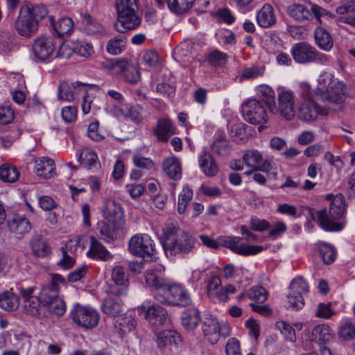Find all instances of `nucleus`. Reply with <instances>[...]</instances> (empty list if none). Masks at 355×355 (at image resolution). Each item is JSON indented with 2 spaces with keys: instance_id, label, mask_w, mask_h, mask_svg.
Here are the masks:
<instances>
[{
  "instance_id": "obj_1",
  "label": "nucleus",
  "mask_w": 355,
  "mask_h": 355,
  "mask_svg": "<svg viewBox=\"0 0 355 355\" xmlns=\"http://www.w3.org/2000/svg\"><path fill=\"white\" fill-rule=\"evenodd\" d=\"M8 17H11L17 33L31 38L38 31L41 21L48 17V9L43 4L28 1L6 0Z\"/></svg>"
},
{
  "instance_id": "obj_2",
  "label": "nucleus",
  "mask_w": 355,
  "mask_h": 355,
  "mask_svg": "<svg viewBox=\"0 0 355 355\" xmlns=\"http://www.w3.org/2000/svg\"><path fill=\"white\" fill-rule=\"evenodd\" d=\"M145 281L149 287L163 293L157 300L159 302L174 306L186 307L191 304L190 296L183 287L176 284H171L168 279H164L151 270L146 272Z\"/></svg>"
},
{
  "instance_id": "obj_3",
  "label": "nucleus",
  "mask_w": 355,
  "mask_h": 355,
  "mask_svg": "<svg viewBox=\"0 0 355 355\" xmlns=\"http://www.w3.org/2000/svg\"><path fill=\"white\" fill-rule=\"evenodd\" d=\"M160 243L167 257H182L191 252L195 239L181 228L168 225L164 229Z\"/></svg>"
},
{
  "instance_id": "obj_4",
  "label": "nucleus",
  "mask_w": 355,
  "mask_h": 355,
  "mask_svg": "<svg viewBox=\"0 0 355 355\" xmlns=\"http://www.w3.org/2000/svg\"><path fill=\"white\" fill-rule=\"evenodd\" d=\"M318 82V86L314 89L316 99L343 108V96L347 95L346 85L336 80L332 73L326 71L320 75Z\"/></svg>"
},
{
  "instance_id": "obj_5",
  "label": "nucleus",
  "mask_w": 355,
  "mask_h": 355,
  "mask_svg": "<svg viewBox=\"0 0 355 355\" xmlns=\"http://www.w3.org/2000/svg\"><path fill=\"white\" fill-rule=\"evenodd\" d=\"M345 211V198L343 194H337L331 201L328 211L327 209H322L316 212L317 222L325 231H340L343 224L337 220L343 217Z\"/></svg>"
},
{
  "instance_id": "obj_6",
  "label": "nucleus",
  "mask_w": 355,
  "mask_h": 355,
  "mask_svg": "<svg viewBox=\"0 0 355 355\" xmlns=\"http://www.w3.org/2000/svg\"><path fill=\"white\" fill-rule=\"evenodd\" d=\"M117 21L114 23L116 31L123 33L137 28L141 24V18L137 15V0H116Z\"/></svg>"
},
{
  "instance_id": "obj_7",
  "label": "nucleus",
  "mask_w": 355,
  "mask_h": 355,
  "mask_svg": "<svg viewBox=\"0 0 355 355\" xmlns=\"http://www.w3.org/2000/svg\"><path fill=\"white\" fill-rule=\"evenodd\" d=\"M334 339L333 329L326 324H318L312 331L304 330L301 334L302 347L306 350L313 347V343H317L319 347L329 345Z\"/></svg>"
},
{
  "instance_id": "obj_8",
  "label": "nucleus",
  "mask_w": 355,
  "mask_h": 355,
  "mask_svg": "<svg viewBox=\"0 0 355 355\" xmlns=\"http://www.w3.org/2000/svg\"><path fill=\"white\" fill-rule=\"evenodd\" d=\"M129 252L134 256L150 261L157 254L155 244L151 237L146 234H135L128 242Z\"/></svg>"
},
{
  "instance_id": "obj_9",
  "label": "nucleus",
  "mask_w": 355,
  "mask_h": 355,
  "mask_svg": "<svg viewBox=\"0 0 355 355\" xmlns=\"http://www.w3.org/2000/svg\"><path fill=\"white\" fill-rule=\"evenodd\" d=\"M241 112L244 119L252 124L266 123L268 119L262 103L254 98L245 101L242 104Z\"/></svg>"
},
{
  "instance_id": "obj_10",
  "label": "nucleus",
  "mask_w": 355,
  "mask_h": 355,
  "mask_svg": "<svg viewBox=\"0 0 355 355\" xmlns=\"http://www.w3.org/2000/svg\"><path fill=\"white\" fill-rule=\"evenodd\" d=\"M56 48L55 39L51 36H40L33 40L32 51L37 61H49Z\"/></svg>"
},
{
  "instance_id": "obj_11",
  "label": "nucleus",
  "mask_w": 355,
  "mask_h": 355,
  "mask_svg": "<svg viewBox=\"0 0 355 355\" xmlns=\"http://www.w3.org/2000/svg\"><path fill=\"white\" fill-rule=\"evenodd\" d=\"M295 97L293 92L281 89L277 94V107L275 112H278L286 120L291 121L295 116Z\"/></svg>"
},
{
  "instance_id": "obj_12",
  "label": "nucleus",
  "mask_w": 355,
  "mask_h": 355,
  "mask_svg": "<svg viewBox=\"0 0 355 355\" xmlns=\"http://www.w3.org/2000/svg\"><path fill=\"white\" fill-rule=\"evenodd\" d=\"M242 159L247 167L253 170L268 173L273 168L272 161L270 159L263 160L262 154L258 150H246L242 156Z\"/></svg>"
},
{
  "instance_id": "obj_13",
  "label": "nucleus",
  "mask_w": 355,
  "mask_h": 355,
  "mask_svg": "<svg viewBox=\"0 0 355 355\" xmlns=\"http://www.w3.org/2000/svg\"><path fill=\"white\" fill-rule=\"evenodd\" d=\"M110 68L116 70V73H120L125 80L131 84H136L141 79L139 67L126 60L113 59Z\"/></svg>"
},
{
  "instance_id": "obj_14",
  "label": "nucleus",
  "mask_w": 355,
  "mask_h": 355,
  "mask_svg": "<svg viewBox=\"0 0 355 355\" xmlns=\"http://www.w3.org/2000/svg\"><path fill=\"white\" fill-rule=\"evenodd\" d=\"M328 114V110L318 105L314 100L304 101L298 107V118L306 122L315 121L319 116Z\"/></svg>"
},
{
  "instance_id": "obj_15",
  "label": "nucleus",
  "mask_w": 355,
  "mask_h": 355,
  "mask_svg": "<svg viewBox=\"0 0 355 355\" xmlns=\"http://www.w3.org/2000/svg\"><path fill=\"white\" fill-rule=\"evenodd\" d=\"M241 241V238L236 236L223 239V247L229 248L237 254L245 257L257 254L263 250L261 245H248Z\"/></svg>"
},
{
  "instance_id": "obj_16",
  "label": "nucleus",
  "mask_w": 355,
  "mask_h": 355,
  "mask_svg": "<svg viewBox=\"0 0 355 355\" xmlns=\"http://www.w3.org/2000/svg\"><path fill=\"white\" fill-rule=\"evenodd\" d=\"M114 320V327L119 334L130 332L136 327V320L130 312H106Z\"/></svg>"
},
{
  "instance_id": "obj_17",
  "label": "nucleus",
  "mask_w": 355,
  "mask_h": 355,
  "mask_svg": "<svg viewBox=\"0 0 355 355\" xmlns=\"http://www.w3.org/2000/svg\"><path fill=\"white\" fill-rule=\"evenodd\" d=\"M104 218L109 223H114L117 225H123V211L119 202L113 199H107L105 202L103 210Z\"/></svg>"
},
{
  "instance_id": "obj_18",
  "label": "nucleus",
  "mask_w": 355,
  "mask_h": 355,
  "mask_svg": "<svg viewBox=\"0 0 355 355\" xmlns=\"http://www.w3.org/2000/svg\"><path fill=\"white\" fill-rule=\"evenodd\" d=\"M315 48L306 42L294 44L291 53L294 61L299 64L313 62Z\"/></svg>"
},
{
  "instance_id": "obj_19",
  "label": "nucleus",
  "mask_w": 355,
  "mask_h": 355,
  "mask_svg": "<svg viewBox=\"0 0 355 355\" xmlns=\"http://www.w3.org/2000/svg\"><path fill=\"white\" fill-rule=\"evenodd\" d=\"M6 225L10 233L15 234L17 238H21L32 228L29 219L19 215H15L12 218H8Z\"/></svg>"
},
{
  "instance_id": "obj_20",
  "label": "nucleus",
  "mask_w": 355,
  "mask_h": 355,
  "mask_svg": "<svg viewBox=\"0 0 355 355\" xmlns=\"http://www.w3.org/2000/svg\"><path fill=\"white\" fill-rule=\"evenodd\" d=\"M155 343L159 349H164L172 346L178 347L181 343L180 335L174 330H164L155 333Z\"/></svg>"
},
{
  "instance_id": "obj_21",
  "label": "nucleus",
  "mask_w": 355,
  "mask_h": 355,
  "mask_svg": "<svg viewBox=\"0 0 355 355\" xmlns=\"http://www.w3.org/2000/svg\"><path fill=\"white\" fill-rule=\"evenodd\" d=\"M46 22L50 23L53 29V33L58 37H62L66 34L70 33L73 27V20L67 17L60 18L57 21H55L53 17L48 14V17L41 21L40 26Z\"/></svg>"
},
{
  "instance_id": "obj_22",
  "label": "nucleus",
  "mask_w": 355,
  "mask_h": 355,
  "mask_svg": "<svg viewBox=\"0 0 355 355\" xmlns=\"http://www.w3.org/2000/svg\"><path fill=\"white\" fill-rule=\"evenodd\" d=\"M153 132L159 141L167 142L169 138L175 134V127L171 119L160 118L153 128Z\"/></svg>"
},
{
  "instance_id": "obj_23",
  "label": "nucleus",
  "mask_w": 355,
  "mask_h": 355,
  "mask_svg": "<svg viewBox=\"0 0 355 355\" xmlns=\"http://www.w3.org/2000/svg\"><path fill=\"white\" fill-rule=\"evenodd\" d=\"M71 317L74 322L85 329L96 327L99 321L97 312H71Z\"/></svg>"
},
{
  "instance_id": "obj_24",
  "label": "nucleus",
  "mask_w": 355,
  "mask_h": 355,
  "mask_svg": "<svg viewBox=\"0 0 355 355\" xmlns=\"http://www.w3.org/2000/svg\"><path fill=\"white\" fill-rule=\"evenodd\" d=\"M202 331L208 341L211 344H216L220 336V327L215 318L211 316L206 318L203 322Z\"/></svg>"
},
{
  "instance_id": "obj_25",
  "label": "nucleus",
  "mask_w": 355,
  "mask_h": 355,
  "mask_svg": "<svg viewBox=\"0 0 355 355\" xmlns=\"http://www.w3.org/2000/svg\"><path fill=\"white\" fill-rule=\"evenodd\" d=\"M248 125L232 118L228 121L227 128L231 139L236 143L244 142L247 139L246 128Z\"/></svg>"
},
{
  "instance_id": "obj_26",
  "label": "nucleus",
  "mask_w": 355,
  "mask_h": 355,
  "mask_svg": "<svg viewBox=\"0 0 355 355\" xmlns=\"http://www.w3.org/2000/svg\"><path fill=\"white\" fill-rule=\"evenodd\" d=\"M33 254L39 258H44L51 254V248L46 239L40 234L33 236L29 241Z\"/></svg>"
},
{
  "instance_id": "obj_27",
  "label": "nucleus",
  "mask_w": 355,
  "mask_h": 355,
  "mask_svg": "<svg viewBox=\"0 0 355 355\" xmlns=\"http://www.w3.org/2000/svg\"><path fill=\"white\" fill-rule=\"evenodd\" d=\"M87 254L90 258L101 261H107L112 257L106 248L94 236H90V245Z\"/></svg>"
},
{
  "instance_id": "obj_28",
  "label": "nucleus",
  "mask_w": 355,
  "mask_h": 355,
  "mask_svg": "<svg viewBox=\"0 0 355 355\" xmlns=\"http://www.w3.org/2000/svg\"><path fill=\"white\" fill-rule=\"evenodd\" d=\"M256 19L258 25L264 28L271 27L277 21L274 9L268 3H265L257 12Z\"/></svg>"
},
{
  "instance_id": "obj_29",
  "label": "nucleus",
  "mask_w": 355,
  "mask_h": 355,
  "mask_svg": "<svg viewBox=\"0 0 355 355\" xmlns=\"http://www.w3.org/2000/svg\"><path fill=\"white\" fill-rule=\"evenodd\" d=\"M55 169L54 161L50 158L42 157L35 161V170L37 176L49 179L55 175Z\"/></svg>"
},
{
  "instance_id": "obj_30",
  "label": "nucleus",
  "mask_w": 355,
  "mask_h": 355,
  "mask_svg": "<svg viewBox=\"0 0 355 355\" xmlns=\"http://www.w3.org/2000/svg\"><path fill=\"white\" fill-rule=\"evenodd\" d=\"M112 279L116 286H120L121 288H114L112 292L116 295H123L127 292L128 286V279L125 277L124 269L121 266H115L112 271Z\"/></svg>"
},
{
  "instance_id": "obj_31",
  "label": "nucleus",
  "mask_w": 355,
  "mask_h": 355,
  "mask_svg": "<svg viewBox=\"0 0 355 355\" xmlns=\"http://www.w3.org/2000/svg\"><path fill=\"white\" fill-rule=\"evenodd\" d=\"M123 225H117L114 223H109L107 220L99 221L97 224V229L101 238L107 243H111L116 238L117 232Z\"/></svg>"
},
{
  "instance_id": "obj_32",
  "label": "nucleus",
  "mask_w": 355,
  "mask_h": 355,
  "mask_svg": "<svg viewBox=\"0 0 355 355\" xmlns=\"http://www.w3.org/2000/svg\"><path fill=\"white\" fill-rule=\"evenodd\" d=\"M287 12L290 17L298 22H304L313 19L312 13L304 4H291L288 6Z\"/></svg>"
},
{
  "instance_id": "obj_33",
  "label": "nucleus",
  "mask_w": 355,
  "mask_h": 355,
  "mask_svg": "<svg viewBox=\"0 0 355 355\" xmlns=\"http://www.w3.org/2000/svg\"><path fill=\"white\" fill-rule=\"evenodd\" d=\"M86 85L76 81L69 84L67 81H62L58 87V98L59 100L65 101H71L75 99V89L80 86H85Z\"/></svg>"
},
{
  "instance_id": "obj_34",
  "label": "nucleus",
  "mask_w": 355,
  "mask_h": 355,
  "mask_svg": "<svg viewBox=\"0 0 355 355\" xmlns=\"http://www.w3.org/2000/svg\"><path fill=\"white\" fill-rule=\"evenodd\" d=\"M163 169L171 180H179L181 179V166L177 157H167L163 162Z\"/></svg>"
},
{
  "instance_id": "obj_35",
  "label": "nucleus",
  "mask_w": 355,
  "mask_h": 355,
  "mask_svg": "<svg viewBox=\"0 0 355 355\" xmlns=\"http://www.w3.org/2000/svg\"><path fill=\"white\" fill-rule=\"evenodd\" d=\"M12 289L0 293V307L4 311H16L19 306V297Z\"/></svg>"
},
{
  "instance_id": "obj_36",
  "label": "nucleus",
  "mask_w": 355,
  "mask_h": 355,
  "mask_svg": "<svg viewBox=\"0 0 355 355\" xmlns=\"http://www.w3.org/2000/svg\"><path fill=\"white\" fill-rule=\"evenodd\" d=\"M315 40L319 48L329 51L334 45V40L328 31L323 27L319 26L314 32Z\"/></svg>"
},
{
  "instance_id": "obj_37",
  "label": "nucleus",
  "mask_w": 355,
  "mask_h": 355,
  "mask_svg": "<svg viewBox=\"0 0 355 355\" xmlns=\"http://www.w3.org/2000/svg\"><path fill=\"white\" fill-rule=\"evenodd\" d=\"M259 94L261 100L266 103L271 112L277 110L275 103V93L269 86L261 85L259 89Z\"/></svg>"
},
{
  "instance_id": "obj_38",
  "label": "nucleus",
  "mask_w": 355,
  "mask_h": 355,
  "mask_svg": "<svg viewBox=\"0 0 355 355\" xmlns=\"http://www.w3.org/2000/svg\"><path fill=\"white\" fill-rule=\"evenodd\" d=\"M199 165L204 173L208 176H214L217 173V166L210 153L203 152L199 157Z\"/></svg>"
},
{
  "instance_id": "obj_39",
  "label": "nucleus",
  "mask_w": 355,
  "mask_h": 355,
  "mask_svg": "<svg viewBox=\"0 0 355 355\" xmlns=\"http://www.w3.org/2000/svg\"><path fill=\"white\" fill-rule=\"evenodd\" d=\"M153 328H157L169 322V318L165 312H141Z\"/></svg>"
},
{
  "instance_id": "obj_40",
  "label": "nucleus",
  "mask_w": 355,
  "mask_h": 355,
  "mask_svg": "<svg viewBox=\"0 0 355 355\" xmlns=\"http://www.w3.org/2000/svg\"><path fill=\"white\" fill-rule=\"evenodd\" d=\"M194 1L195 0H166L169 10L179 15L189 10Z\"/></svg>"
},
{
  "instance_id": "obj_41",
  "label": "nucleus",
  "mask_w": 355,
  "mask_h": 355,
  "mask_svg": "<svg viewBox=\"0 0 355 355\" xmlns=\"http://www.w3.org/2000/svg\"><path fill=\"white\" fill-rule=\"evenodd\" d=\"M42 302L44 306H46L49 311H65L66 304L62 298L57 295L50 296L47 295H42Z\"/></svg>"
},
{
  "instance_id": "obj_42",
  "label": "nucleus",
  "mask_w": 355,
  "mask_h": 355,
  "mask_svg": "<svg viewBox=\"0 0 355 355\" xmlns=\"http://www.w3.org/2000/svg\"><path fill=\"white\" fill-rule=\"evenodd\" d=\"M222 280L218 275L213 276L207 284V295L211 298H216L222 302Z\"/></svg>"
},
{
  "instance_id": "obj_43",
  "label": "nucleus",
  "mask_w": 355,
  "mask_h": 355,
  "mask_svg": "<svg viewBox=\"0 0 355 355\" xmlns=\"http://www.w3.org/2000/svg\"><path fill=\"white\" fill-rule=\"evenodd\" d=\"M244 296H247L255 303H263L268 299V293L263 286H252L246 294H241L239 298Z\"/></svg>"
},
{
  "instance_id": "obj_44",
  "label": "nucleus",
  "mask_w": 355,
  "mask_h": 355,
  "mask_svg": "<svg viewBox=\"0 0 355 355\" xmlns=\"http://www.w3.org/2000/svg\"><path fill=\"white\" fill-rule=\"evenodd\" d=\"M82 24L84 31L89 35H95L103 31V26L88 13L82 15Z\"/></svg>"
},
{
  "instance_id": "obj_45",
  "label": "nucleus",
  "mask_w": 355,
  "mask_h": 355,
  "mask_svg": "<svg viewBox=\"0 0 355 355\" xmlns=\"http://www.w3.org/2000/svg\"><path fill=\"white\" fill-rule=\"evenodd\" d=\"M126 43L125 36L119 35L110 39L106 46L107 52L112 55H118L124 49Z\"/></svg>"
},
{
  "instance_id": "obj_46",
  "label": "nucleus",
  "mask_w": 355,
  "mask_h": 355,
  "mask_svg": "<svg viewBox=\"0 0 355 355\" xmlns=\"http://www.w3.org/2000/svg\"><path fill=\"white\" fill-rule=\"evenodd\" d=\"M318 249L325 264H331L334 261L336 252L333 246L325 243H322L318 245Z\"/></svg>"
},
{
  "instance_id": "obj_47",
  "label": "nucleus",
  "mask_w": 355,
  "mask_h": 355,
  "mask_svg": "<svg viewBox=\"0 0 355 355\" xmlns=\"http://www.w3.org/2000/svg\"><path fill=\"white\" fill-rule=\"evenodd\" d=\"M19 176V172L15 166L3 164L0 167V179L3 182H15Z\"/></svg>"
},
{
  "instance_id": "obj_48",
  "label": "nucleus",
  "mask_w": 355,
  "mask_h": 355,
  "mask_svg": "<svg viewBox=\"0 0 355 355\" xmlns=\"http://www.w3.org/2000/svg\"><path fill=\"white\" fill-rule=\"evenodd\" d=\"M289 292L303 297L309 293V285L302 277H297L292 280L289 286Z\"/></svg>"
},
{
  "instance_id": "obj_49",
  "label": "nucleus",
  "mask_w": 355,
  "mask_h": 355,
  "mask_svg": "<svg viewBox=\"0 0 355 355\" xmlns=\"http://www.w3.org/2000/svg\"><path fill=\"white\" fill-rule=\"evenodd\" d=\"M193 198V191L188 185L184 186L182 193L178 196V211L180 214L185 212L188 203Z\"/></svg>"
},
{
  "instance_id": "obj_50",
  "label": "nucleus",
  "mask_w": 355,
  "mask_h": 355,
  "mask_svg": "<svg viewBox=\"0 0 355 355\" xmlns=\"http://www.w3.org/2000/svg\"><path fill=\"white\" fill-rule=\"evenodd\" d=\"M200 312H182V324L187 330H193L198 324L200 317Z\"/></svg>"
},
{
  "instance_id": "obj_51",
  "label": "nucleus",
  "mask_w": 355,
  "mask_h": 355,
  "mask_svg": "<svg viewBox=\"0 0 355 355\" xmlns=\"http://www.w3.org/2000/svg\"><path fill=\"white\" fill-rule=\"evenodd\" d=\"M276 328L280 331L285 340L291 343L296 341L295 331L293 327L284 320L275 323Z\"/></svg>"
},
{
  "instance_id": "obj_52",
  "label": "nucleus",
  "mask_w": 355,
  "mask_h": 355,
  "mask_svg": "<svg viewBox=\"0 0 355 355\" xmlns=\"http://www.w3.org/2000/svg\"><path fill=\"white\" fill-rule=\"evenodd\" d=\"M338 336L344 340L355 338V324L350 321L343 322L339 328Z\"/></svg>"
},
{
  "instance_id": "obj_53",
  "label": "nucleus",
  "mask_w": 355,
  "mask_h": 355,
  "mask_svg": "<svg viewBox=\"0 0 355 355\" xmlns=\"http://www.w3.org/2000/svg\"><path fill=\"white\" fill-rule=\"evenodd\" d=\"M71 46L74 53L83 57H88L94 52L92 45L84 41L73 40V44Z\"/></svg>"
},
{
  "instance_id": "obj_54",
  "label": "nucleus",
  "mask_w": 355,
  "mask_h": 355,
  "mask_svg": "<svg viewBox=\"0 0 355 355\" xmlns=\"http://www.w3.org/2000/svg\"><path fill=\"white\" fill-rule=\"evenodd\" d=\"M119 296L106 298L102 304V309L109 311H121L123 309V302Z\"/></svg>"
},
{
  "instance_id": "obj_55",
  "label": "nucleus",
  "mask_w": 355,
  "mask_h": 355,
  "mask_svg": "<svg viewBox=\"0 0 355 355\" xmlns=\"http://www.w3.org/2000/svg\"><path fill=\"white\" fill-rule=\"evenodd\" d=\"M304 306V300L302 296L288 293L287 295V309L299 310L303 309Z\"/></svg>"
},
{
  "instance_id": "obj_56",
  "label": "nucleus",
  "mask_w": 355,
  "mask_h": 355,
  "mask_svg": "<svg viewBox=\"0 0 355 355\" xmlns=\"http://www.w3.org/2000/svg\"><path fill=\"white\" fill-rule=\"evenodd\" d=\"M264 71V66H252L243 69L242 71V77L247 79H254L263 76Z\"/></svg>"
},
{
  "instance_id": "obj_57",
  "label": "nucleus",
  "mask_w": 355,
  "mask_h": 355,
  "mask_svg": "<svg viewBox=\"0 0 355 355\" xmlns=\"http://www.w3.org/2000/svg\"><path fill=\"white\" fill-rule=\"evenodd\" d=\"M250 227L253 231L263 232L270 227V224L266 220H261L257 217H254L250 220Z\"/></svg>"
},
{
  "instance_id": "obj_58",
  "label": "nucleus",
  "mask_w": 355,
  "mask_h": 355,
  "mask_svg": "<svg viewBox=\"0 0 355 355\" xmlns=\"http://www.w3.org/2000/svg\"><path fill=\"white\" fill-rule=\"evenodd\" d=\"M83 164H85L88 168H96L99 164L96 153L94 150L87 151L83 159Z\"/></svg>"
},
{
  "instance_id": "obj_59",
  "label": "nucleus",
  "mask_w": 355,
  "mask_h": 355,
  "mask_svg": "<svg viewBox=\"0 0 355 355\" xmlns=\"http://www.w3.org/2000/svg\"><path fill=\"white\" fill-rule=\"evenodd\" d=\"M73 40L62 43L59 46L56 57L58 58H69L72 53H74L71 48Z\"/></svg>"
},
{
  "instance_id": "obj_60",
  "label": "nucleus",
  "mask_w": 355,
  "mask_h": 355,
  "mask_svg": "<svg viewBox=\"0 0 355 355\" xmlns=\"http://www.w3.org/2000/svg\"><path fill=\"white\" fill-rule=\"evenodd\" d=\"M14 112L9 105L0 106V123L8 124L14 119Z\"/></svg>"
},
{
  "instance_id": "obj_61",
  "label": "nucleus",
  "mask_w": 355,
  "mask_h": 355,
  "mask_svg": "<svg viewBox=\"0 0 355 355\" xmlns=\"http://www.w3.org/2000/svg\"><path fill=\"white\" fill-rule=\"evenodd\" d=\"M227 355H242L240 344L236 338H232L228 340L225 345Z\"/></svg>"
},
{
  "instance_id": "obj_62",
  "label": "nucleus",
  "mask_w": 355,
  "mask_h": 355,
  "mask_svg": "<svg viewBox=\"0 0 355 355\" xmlns=\"http://www.w3.org/2000/svg\"><path fill=\"white\" fill-rule=\"evenodd\" d=\"M132 160L135 166L137 168L150 169L153 167V162L150 158L144 157L140 155H135Z\"/></svg>"
},
{
  "instance_id": "obj_63",
  "label": "nucleus",
  "mask_w": 355,
  "mask_h": 355,
  "mask_svg": "<svg viewBox=\"0 0 355 355\" xmlns=\"http://www.w3.org/2000/svg\"><path fill=\"white\" fill-rule=\"evenodd\" d=\"M245 325L249 329L250 334L257 340L260 335V327L258 321L251 318L246 320Z\"/></svg>"
},
{
  "instance_id": "obj_64",
  "label": "nucleus",
  "mask_w": 355,
  "mask_h": 355,
  "mask_svg": "<svg viewBox=\"0 0 355 355\" xmlns=\"http://www.w3.org/2000/svg\"><path fill=\"white\" fill-rule=\"evenodd\" d=\"M77 110L75 107L67 106L63 107L61 112L62 118L66 123H71L76 118Z\"/></svg>"
}]
</instances>
